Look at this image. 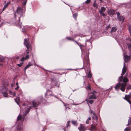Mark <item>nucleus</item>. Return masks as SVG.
<instances>
[{
    "mask_svg": "<svg viewBox=\"0 0 131 131\" xmlns=\"http://www.w3.org/2000/svg\"><path fill=\"white\" fill-rule=\"evenodd\" d=\"M128 81V79L126 77L124 78L123 79V83H117L115 87L116 90L118 89L120 87H121V89L123 91H125V87L126 85V83Z\"/></svg>",
    "mask_w": 131,
    "mask_h": 131,
    "instance_id": "obj_1",
    "label": "nucleus"
},
{
    "mask_svg": "<svg viewBox=\"0 0 131 131\" xmlns=\"http://www.w3.org/2000/svg\"><path fill=\"white\" fill-rule=\"evenodd\" d=\"M97 92L94 91L88 94V97L89 99H96L97 97Z\"/></svg>",
    "mask_w": 131,
    "mask_h": 131,
    "instance_id": "obj_2",
    "label": "nucleus"
},
{
    "mask_svg": "<svg viewBox=\"0 0 131 131\" xmlns=\"http://www.w3.org/2000/svg\"><path fill=\"white\" fill-rule=\"evenodd\" d=\"M2 88L0 87V90L1 92H2L3 96L4 97H8L7 94L6 92L7 90L5 88H4L2 89Z\"/></svg>",
    "mask_w": 131,
    "mask_h": 131,
    "instance_id": "obj_3",
    "label": "nucleus"
},
{
    "mask_svg": "<svg viewBox=\"0 0 131 131\" xmlns=\"http://www.w3.org/2000/svg\"><path fill=\"white\" fill-rule=\"evenodd\" d=\"M16 12L18 14H19L20 16H22L23 15V10L21 8L19 7H17Z\"/></svg>",
    "mask_w": 131,
    "mask_h": 131,
    "instance_id": "obj_4",
    "label": "nucleus"
},
{
    "mask_svg": "<svg viewBox=\"0 0 131 131\" xmlns=\"http://www.w3.org/2000/svg\"><path fill=\"white\" fill-rule=\"evenodd\" d=\"M124 60L125 62L126 63L128 61H129L130 59V57L131 56H127L125 55L124 53Z\"/></svg>",
    "mask_w": 131,
    "mask_h": 131,
    "instance_id": "obj_5",
    "label": "nucleus"
},
{
    "mask_svg": "<svg viewBox=\"0 0 131 131\" xmlns=\"http://www.w3.org/2000/svg\"><path fill=\"white\" fill-rule=\"evenodd\" d=\"M90 112L93 114V115L92 116V118L95 121H97L98 119V117L97 115L95 113L93 112L91 110H90Z\"/></svg>",
    "mask_w": 131,
    "mask_h": 131,
    "instance_id": "obj_6",
    "label": "nucleus"
},
{
    "mask_svg": "<svg viewBox=\"0 0 131 131\" xmlns=\"http://www.w3.org/2000/svg\"><path fill=\"white\" fill-rule=\"evenodd\" d=\"M78 129L79 131H85L87 129V128L82 125H81L80 126L78 127Z\"/></svg>",
    "mask_w": 131,
    "mask_h": 131,
    "instance_id": "obj_7",
    "label": "nucleus"
},
{
    "mask_svg": "<svg viewBox=\"0 0 131 131\" xmlns=\"http://www.w3.org/2000/svg\"><path fill=\"white\" fill-rule=\"evenodd\" d=\"M33 106L35 107H38L40 104V103L38 101L34 100L32 102Z\"/></svg>",
    "mask_w": 131,
    "mask_h": 131,
    "instance_id": "obj_8",
    "label": "nucleus"
},
{
    "mask_svg": "<svg viewBox=\"0 0 131 131\" xmlns=\"http://www.w3.org/2000/svg\"><path fill=\"white\" fill-rule=\"evenodd\" d=\"M105 10V8L104 7H102L101 8V9L99 10V12L103 16H105V14L103 13L104 12Z\"/></svg>",
    "mask_w": 131,
    "mask_h": 131,
    "instance_id": "obj_9",
    "label": "nucleus"
},
{
    "mask_svg": "<svg viewBox=\"0 0 131 131\" xmlns=\"http://www.w3.org/2000/svg\"><path fill=\"white\" fill-rule=\"evenodd\" d=\"M115 11L114 10L110 9L108 11V14L111 16H112L114 15L115 14Z\"/></svg>",
    "mask_w": 131,
    "mask_h": 131,
    "instance_id": "obj_10",
    "label": "nucleus"
},
{
    "mask_svg": "<svg viewBox=\"0 0 131 131\" xmlns=\"http://www.w3.org/2000/svg\"><path fill=\"white\" fill-rule=\"evenodd\" d=\"M24 44L26 46V47L27 49H28L29 48L30 45L28 43L27 39H24Z\"/></svg>",
    "mask_w": 131,
    "mask_h": 131,
    "instance_id": "obj_11",
    "label": "nucleus"
},
{
    "mask_svg": "<svg viewBox=\"0 0 131 131\" xmlns=\"http://www.w3.org/2000/svg\"><path fill=\"white\" fill-rule=\"evenodd\" d=\"M127 70V68L126 66V64L124 63V67L122 69V73L121 75H123L126 72Z\"/></svg>",
    "mask_w": 131,
    "mask_h": 131,
    "instance_id": "obj_12",
    "label": "nucleus"
},
{
    "mask_svg": "<svg viewBox=\"0 0 131 131\" xmlns=\"http://www.w3.org/2000/svg\"><path fill=\"white\" fill-rule=\"evenodd\" d=\"M130 98V95H126L124 98L125 100H126L129 104H131V102L129 100V99Z\"/></svg>",
    "mask_w": 131,
    "mask_h": 131,
    "instance_id": "obj_13",
    "label": "nucleus"
},
{
    "mask_svg": "<svg viewBox=\"0 0 131 131\" xmlns=\"http://www.w3.org/2000/svg\"><path fill=\"white\" fill-rule=\"evenodd\" d=\"M10 2H7L6 4H5L4 5V7L3 9L2 12L4 11V10L7 7L8 5L10 4Z\"/></svg>",
    "mask_w": 131,
    "mask_h": 131,
    "instance_id": "obj_14",
    "label": "nucleus"
},
{
    "mask_svg": "<svg viewBox=\"0 0 131 131\" xmlns=\"http://www.w3.org/2000/svg\"><path fill=\"white\" fill-rule=\"evenodd\" d=\"M33 65V64H31V63L29 62L28 64L25 67V71H26V70L28 68H29L30 67Z\"/></svg>",
    "mask_w": 131,
    "mask_h": 131,
    "instance_id": "obj_15",
    "label": "nucleus"
},
{
    "mask_svg": "<svg viewBox=\"0 0 131 131\" xmlns=\"http://www.w3.org/2000/svg\"><path fill=\"white\" fill-rule=\"evenodd\" d=\"M118 20L120 21H123L124 20V17L123 16H119V17H117Z\"/></svg>",
    "mask_w": 131,
    "mask_h": 131,
    "instance_id": "obj_16",
    "label": "nucleus"
},
{
    "mask_svg": "<svg viewBox=\"0 0 131 131\" xmlns=\"http://www.w3.org/2000/svg\"><path fill=\"white\" fill-rule=\"evenodd\" d=\"M16 102L18 104H19V103L20 100L19 99V97H17L16 98V99H15Z\"/></svg>",
    "mask_w": 131,
    "mask_h": 131,
    "instance_id": "obj_17",
    "label": "nucleus"
},
{
    "mask_svg": "<svg viewBox=\"0 0 131 131\" xmlns=\"http://www.w3.org/2000/svg\"><path fill=\"white\" fill-rule=\"evenodd\" d=\"M91 130H96V128L94 125H92L91 126Z\"/></svg>",
    "mask_w": 131,
    "mask_h": 131,
    "instance_id": "obj_18",
    "label": "nucleus"
},
{
    "mask_svg": "<svg viewBox=\"0 0 131 131\" xmlns=\"http://www.w3.org/2000/svg\"><path fill=\"white\" fill-rule=\"evenodd\" d=\"M117 30V28L115 27H113L111 31V32H115Z\"/></svg>",
    "mask_w": 131,
    "mask_h": 131,
    "instance_id": "obj_19",
    "label": "nucleus"
},
{
    "mask_svg": "<svg viewBox=\"0 0 131 131\" xmlns=\"http://www.w3.org/2000/svg\"><path fill=\"white\" fill-rule=\"evenodd\" d=\"M123 78V75H121V76H120L118 78V81L119 82H121L122 81Z\"/></svg>",
    "mask_w": 131,
    "mask_h": 131,
    "instance_id": "obj_20",
    "label": "nucleus"
},
{
    "mask_svg": "<svg viewBox=\"0 0 131 131\" xmlns=\"http://www.w3.org/2000/svg\"><path fill=\"white\" fill-rule=\"evenodd\" d=\"M86 101L88 102H89L91 104L93 103L94 102V101L93 100H87Z\"/></svg>",
    "mask_w": 131,
    "mask_h": 131,
    "instance_id": "obj_21",
    "label": "nucleus"
},
{
    "mask_svg": "<svg viewBox=\"0 0 131 131\" xmlns=\"http://www.w3.org/2000/svg\"><path fill=\"white\" fill-rule=\"evenodd\" d=\"M66 38L68 40L72 41H74V39L73 38H71L70 37H67Z\"/></svg>",
    "mask_w": 131,
    "mask_h": 131,
    "instance_id": "obj_22",
    "label": "nucleus"
},
{
    "mask_svg": "<svg viewBox=\"0 0 131 131\" xmlns=\"http://www.w3.org/2000/svg\"><path fill=\"white\" fill-rule=\"evenodd\" d=\"M131 129V128L130 127H127L125 129V131H129Z\"/></svg>",
    "mask_w": 131,
    "mask_h": 131,
    "instance_id": "obj_23",
    "label": "nucleus"
},
{
    "mask_svg": "<svg viewBox=\"0 0 131 131\" xmlns=\"http://www.w3.org/2000/svg\"><path fill=\"white\" fill-rule=\"evenodd\" d=\"M27 0H21V1H23V4L24 5H26Z\"/></svg>",
    "mask_w": 131,
    "mask_h": 131,
    "instance_id": "obj_24",
    "label": "nucleus"
},
{
    "mask_svg": "<svg viewBox=\"0 0 131 131\" xmlns=\"http://www.w3.org/2000/svg\"><path fill=\"white\" fill-rule=\"evenodd\" d=\"M78 14L77 13H74L73 15V17L76 20V17L77 16Z\"/></svg>",
    "mask_w": 131,
    "mask_h": 131,
    "instance_id": "obj_25",
    "label": "nucleus"
},
{
    "mask_svg": "<svg viewBox=\"0 0 131 131\" xmlns=\"http://www.w3.org/2000/svg\"><path fill=\"white\" fill-rule=\"evenodd\" d=\"M92 74L91 73L89 72L88 74L87 75V77L89 78H90L92 77Z\"/></svg>",
    "mask_w": 131,
    "mask_h": 131,
    "instance_id": "obj_26",
    "label": "nucleus"
},
{
    "mask_svg": "<svg viewBox=\"0 0 131 131\" xmlns=\"http://www.w3.org/2000/svg\"><path fill=\"white\" fill-rule=\"evenodd\" d=\"M128 124L127 125H131V118H129V120H128Z\"/></svg>",
    "mask_w": 131,
    "mask_h": 131,
    "instance_id": "obj_27",
    "label": "nucleus"
},
{
    "mask_svg": "<svg viewBox=\"0 0 131 131\" xmlns=\"http://www.w3.org/2000/svg\"><path fill=\"white\" fill-rule=\"evenodd\" d=\"M86 89L87 90H90L91 89V88L90 84H89L88 86L85 87Z\"/></svg>",
    "mask_w": 131,
    "mask_h": 131,
    "instance_id": "obj_28",
    "label": "nucleus"
},
{
    "mask_svg": "<svg viewBox=\"0 0 131 131\" xmlns=\"http://www.w3.org/2000/svg\"><path fill=\"white\" fill-rule=\"evenodd\" d=\"M128 29L129 32H131V25H129L128 26Z\"/></svg>",
    "mask_w": 131,
    "mask_h": 131,
    "instance_id": "obj_29",
    "label": "nucleus"
},
{
    "mask_svg": "<svg viewBox=\"0 0 131 131\" xmlns=\"http://www.w3.org/2000/svg\"><path fill=\"white\" fill-rule=\"evenodd\" d=\"M21 118V115H19L17 117V120H20Z\"/></svg>",
    "mask_w": 131,
    "mask_h": 131,
    "instance_id": "obj_30",
    "label": "nucleus"
},
{
    "mask_svg": "<svg viewBox=\"0 0 131 131\" xmlns=\"http://www.w3.org/2000/svg\"><path fill=\"white\" fill-rule=\"evenodd\" d=\"M95 2H96V1H95L94 2V3L93 6L94 7H97V5L96 4H95Z\"/></svg>",
    "mask_w": 131,
    "mask_h": 131,
    "instance_id": "obj_31",
    "label": "nucleus"
},
{
    "mask_svg": "<svg viewBox=\"0 0 131 131\" xmlns=\"http://www.w3.org/2000/svg\"><path fill=\"white\" fill-rule=\"evenodd\" d=\"M70 123V121H68L67 123V127H68L69 126V124Z\"/></svg>",
    "mask_w": 131,
    "mask_h": 131,
    "instance_id": "obj_32",
    "label": "nucleus"
},
{
    "mask_svg": "<svg viewBox=\"0 0 131 131\" xmlns=\"http://www.w3.org/2000/svg\"><path fill=\"white\" fill-rule=\"evenodd\" d=\"M127 90H129L131 89V85H129L127 86Z\"/></svg>",
    "mask_w": 131,
    "mask_h": 131,
    "instance_id": "obj_33",
    "label": "nucleus"
},
{
    "mask_svg": "<svg viewBox=\"0 0 131 131\" xmlns=\"http://www.w3.org/2000/svg\"><path fill=\"white\" fill-rule=\"evenodd\" d=\"M72 124L74 125H76L77 124V122L76 121H72Z\"/></svg>",
    "mask_w": 131,
    "mask_h": 131,
    "instance_id": "obj_34",
    "label": "nucleus"
},
{
    "mask_svg": "<svg viewBox=\"0 0 131 131\" xmlns=\"http://www.w3.org/2000/svg\"><path fill=\"white\" fill-rule=\"evenodd\" d=\"M90 2H91L90 0H87V1H85V3L86 4H88V3H90Z\"/></svg>",
    "mask_w": 131,
    "mask_h": 131,
    "instance_id": "obj_35",
    "label": "nucleus"
},
{
    "mask_svg": "<svg viewBox=\"0 0 131 131\" xmlns=\"http://www.w3.org/2000/svg\"><path fill=\"white\" fill-rule=\"evenodd\" d=\"M25 58L24 57H23L20 60L21 61H23L25 60Z\"/></svg>",
    "mask_w": 131,
    "mask_h": 131,
    "instance_id": "obj_36",
    "label": "nucleus"
},
{
    "mask_svg": "<svg viewBox=\"0 0 131 131\" xmlns=\"http://www.w3.org/2000/svg\"><path fill=\"white\" fill-rule=\"evenodd\" d=\"M25 59H28L29 58V56L28 55L26 56L25 58Z\"/></svg>",
    "mask_w": 131,
    "mask_h": 131,
    "instance_id": "obj_37",
    "label": "nucleus"
},
{
    "mask_svg": "<svg viewBox=\"0 0 131 131\" xmlns=\"http://www.w3.org/2000/svg\"><path fill=\"white\" fill-rule=\"evenodd\" d=\"M89 120H88V119L86 121V124H89Z\"/></svg>",
    "mask_w": 131,
    "mask_h": 131,
    "instance_id": "obj_38",
    "label": "nucleus"
},
{
    "mask_svg": "<svg viewBox=\"0 0 131 131\" xmlns=\"http://www.w3.org/2000/svg\"><path fill=\"white\" fill-rule=\"evenodd\" d=\"M19 88V86H17V87L16 88H15V89L16 90H17Z\"/></svg>",
    "mask_w": 131,
    "mask_h": 131,
    "instance_id": "obj_39",
    "label": "nucleus"
},
{
    "mask_svg": "<svg viewBox=\"0 0 131 131\" xmlns=\"http://www.w3.org/2000/svg\"><path fill=\"white\" fill-rule=\"evenodd\" d=\"M23 64V63H21L19 64H18L17 65L19 67H21L22 66Z\"/></svg>",
    "mask_w": 131,
    "mask_h": 131,
    "instance_id": "obj_40",
    "label": "nucleus"
},
{
    "mask_svg": "<svg viewBox=\"0 0 131 131\" xmlns=\"http://www.w3.org/2000/svg\"><path fill=\"white\" fill-rule=\"evenodd\" d=\"M22 129V128H21V127H18V128H17V129L19 130V131H20L21 130V129Z\"/></svg>",
    "mask_w": 131,
    "mask_h": 131,
    "instance_id": "obj_41",
    "label": "nucleus"
},
{
    "mask_svg": "<svg viewBox=\"0 0 131 131\" xmlns=\"http://www.w3.org/2000/svg\"><path fill=\"white\" fill-rule=\"evenodd\" d=\"M117 17H119V16H120V14L118 12H117Z\"/></svg>",
    "mask_w": 131,
    "mask_h": 131,
    "instance_id": "obj_42",
    "label": "nucleus"
},
{
    "mask_svg": "<svg viewBox=\"0 0 131 131\" xmlns=\"http://www.w3.org/2000/svg\"><path fill=\"white\" fill-rule=\"evenodd\" d=\"M79 46L81 48L83 47V45L82 44H80L79 45Z\"/></svg>",
    "mask_w": 131,
    "mask_h": 131,
    "instance_id": "obj_43",
    "label": "nucleus"
},
{
    "mask_svg": "<svg viewBox=\"0 0 131 131\" xmlns=\"http://www.w3.org/2000/svg\"><path fill=\"white\" fill-rule=\"evenodd\" d=\"M9 93L11 94L12 95H13V93H12V92L10 90H9Z\"/></svg>",
    "mask_w": 131,
    "mask_h": 131,
    "instance_id": "obj_44",
    "label": "nucleus"
},
{
    "mask_svg": "<svg viewBox=\"0 0 131 131\" xmlns=\"http://www.w3.org/2000/svg\"><path fill=\"white\" fill-rule=\"evenodd\" d=\"M3 59L0 57V61H3Z\"/></svg>",
    "mask_w": 131,
    "mask_h": 131,
    "instance_id": "obj_45",
    "label": "nucleus"
},
{
    "mask_svg": "<svg viewBox=\"0 0 131 131\" xmlns=\"http://www.w3.org/2000/svg\"><path fill=\"white\" fill-rule=\"evenodd\" d=\"M13 95L14 96H15V95H16V93L15 92H14L13 93Z\"/></svg>",
    "mask_w": 131,
    "mask_h": 131,
    "instance_id": "obj_46",
    "label": "nucleus"
},
{
    "mask_svg": "<svg viewBox=\"0 0 131 131\" xmlns=\"http://www.w3.org/2000/svg\"><path fill=\"white\" fill-rule=\"evenodd\" d=\"M89 120H90L91 119V118L90 117H89L88 118V119Z\"/></svg>",
    "mask_w": 131,
    "mask_h": 131,
    "instance_id": "obj_47",
    "label": "nucleus"
},
{
    "mask_svg": "<svg viewBox=\"0 0 131 131\" xmlns=\"http://www.w3.org/2000/svg\"><path fill=\"white\" fill-rule=\"evenodd\" d=\"M110 24H109L107 26V28H110Z\"/></svg>",
    "mask_w": 131,
    "mask_h": 131,
    "instance_id": "obj_48",
    "label": "nucleus"
},
{
    "mask_svg": "<svg viewBox=\"0 0 131 131\" xmlns=\"http://www.w3.org/2000/svg\"><path fill=\"white\" fill-rule=\"evenodd\" d=\"M16 85H17V86H18V82H17L16 84Z\"/></svg>",
    "mask_w": 131,
    "mask_h": 131,
    "instance_id": "obj_49",
    "label": "nucleus"
},
{
    "mask_svg": "<svg viewBox=\"0 0 131 131\" xmlns=\"http://www.w3.org/2000/svg\"><path fill=\"white\" fill-rule=\"evenodd\" d=\"M68 108L69 109H70V108H69V107H66V109L67 110V109Z\"/></svg>",
    "mask_w": 131,
    "mask_h": 131,
    "instance_id": "obj_50",
    "label": "nucleus"
},
{
    "mask_svg": "<svg viewBox=\"0 0 131 131\" xmlns=\"http://www.w3.org/2000/svg\"><path fill=\"white\" fill-rule=\"evenodd\" d=\"M16 58L17 59H19V57H16Z\"/></svg>",
    "mask_w": 131,
    "mask_h": 131,
    "instance_id": "obj_51",
    "label": "nucleus"
},
{
    "mask_svg": "<svg viewBox=\"0 0 131 131\" xmlns=\"http://www.w3.org/2000/svg\"><path fill=\"white\" fill-rule=\"evenodd\" d=\"M26 52H27V53H29V52L28 51V50H26Z\"/></svg>",
    "mask_w": 131,
    "mask_h": 131,
    "instance_id": "obj_52",
    "label": "nucleus"
},
{
    "mask_svg": "<svg viewBox=\"0 0 131 131\" xmlns=\"http://www.w3.org/2000/svg\"><path fill=\"white\" fill-rule=\"evenodd\" d=\"M31 107H30L29 108V110H28V111H29V110H30V109H31Z\"/></svg>",
    "mask_w": 131,
    "mask_h": 131,
    "instance_id": "obj_53",
    "label": "nucleus"
},
{
    "mask_svg": "<svg viewBox=\"0 0 131 131\" xmlns=\"http://www.w3.org/2000/svg\"><path fill=\"white\" fill-rule=\"evenodd\" d=\"M76 43L78 44V45H79V43H78L77 42Z\"/></svg>",
    "mask_w": 131,
    "mask_h": 131,
    "instance_id": "obj_54",
    "label": "nucleus"
},
{
    "mask_svg": "<svg viewBox=\"0 0 131 131\" xmlns=\"http://www.w3.org/2000/svg\"><path fill=\"white\" fill-rule=\"evenodd\" d=\"M76 43L78 44V45H79V43H78L77 42Z\"/></svg>",
    "mask_w": 131,
    "mask_h": 131,
    "instance_id": "obj_55",
    "label": "nucleus"
},
{
    "mask_svg": "<svg viewBox=\"0 0 131 131\" xmlns=\"http://www.w3.org/2000/svg\"><path fill=\"white\" fill-rule=\"evenodd\" d=\"M2 23H1V24L0 25V27H1L2 26Z\"/></svg>",
    "mask_w": 131,
    "mask_h": 131,
    "instance_id": "obj_56",
    "label": "nucleus"
},
{
    "mask_svg": "<svg viewBox=\"0 0 131 131\" xmlns=\"http://www.w3.org/2000/svg\"><path fill=\"white\" fill-rule=\"evenodd\" d=\"M19 21H20V17H19Z\"/></svg>",
    "mask_w": 131,
    "mask_h": 131,
    "instance_id": "obj_57",
    "label": "nucleus"
},
{
    "mask_svg": "<svg viewBox=\"0 0 131 131\" xmlns=\"http://www.w3.org/2000/svg\"><path fill=\"white\" fill-rule=\"evenodd\" d=\"M130 33V36H131V32H129Z\"/></svg>",
    "mask_w": 131,
    "mask_h": 131,
    "instance_id": "obj_58",
    "label": "nucleus"
},
{
    "mask_svg": "<svg viewBox=\"0 0 131 131\" xmlns=\"http://www.w3.org/2000/svg\"><path fill=\"white\" fill-rule=\"evenodd\" d=\"M73 41H74L76 43H77V41H74V40Z\"/></svg>",
    "mask_w": 131,
    "mask_h": 131,
    "instance_id": "obj_59",
    "label": "nucleus"
},
{
    "mask_svg": "<svg viewBox=\"0 0 131 131\" xmlns=\"http://www.w3.org/2000/svg\"><path fill=\"white\" fill-rule=\"evenodd\" d=\"M102 0H100L101 2H102Z\"/></svg>",
    "mask_w": 131,
    "mask_h": 131,
    "instance_id": "obj_60",
    "label": "nucleus"
},
{
    "mask_svg": "<svg viewBox=\"0 0 131 131\" xmlns=\"http://www.w3.org/2000/svg\"><path fill=\"white\" fill-rule=\"evenodd\" d=\"M5 3H6V2H5H5H4V4Z\"/></svg>",
    "mask_w": 131,
    "mask_h": 131,
    "instance_id": "obj_61",
    "label": "nucleus"
},
{
    "mask_svg": "<svg viewBox=\"0 0 131 131\" xmlns=\"http://www.w3.org/2000/svg\"><path fill=\"white\" fill-rule=\"evenodd\" d=\"M130 53L131 54V50H130Z\"/></svg>",
    "mask_w": 131,
    "mask_h": 131,
    "instance_id": "obj_62",
    "label": "nucleus"
},
{
    "mask_svg": "<svg viewBox=\"0 0 131 131\" xmlns=\"http://www.w3.org/2000/svg\"><path fill=\"white\" fill-rule=\"evenodd\" d=\"M28 113V112H27V113H26V114H27Z\"/></svg>",
    "mask_w": 131,
    "mask_h": 131,
    "instance_id": "obj_63",
    "label": "nucleus"
},
{
    "mask_svg": "<svg viewBox=\"0 0 131 131\" xmlns=\"http://www.w3.org/2000/svg\"><path fill=\"white\" fill-rule=\"evenodd\" d=\"M128 46V47H129V46Z\"/></svg>",
    "mask_w": 131,
    "mask_h": 131,
    "instance_id": "obj_64",
    "label": "nucleus"
}]
</instances>
